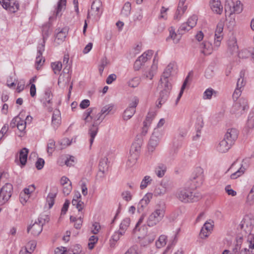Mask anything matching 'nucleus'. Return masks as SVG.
Instances as JSON below:
<instances>
[{"label":"nucleus","mask_w":254,"mask_h":254,"mask_svg":"<svg viewBox=\"0 0 254 254\" xmlns=\"http://www.w3.org/2000/svg\"><path fill=\"white\" fill-rule=\"evenodd\" d=\"M228 48L231 53L236 52L238 50V46L237 44L236 39L233 37L230 39L228 42Z\"/></svg>","instance_id":"obj_32"},{"label":"nucleus","mask_w":254,"mask_h":254,"mask_svg":"<svg viewBox=\"0 0 254 254\" xmlns=\"http://www.w3.org/2000/svg\"><path fill=\"white\" fill-rule=\"evenodd\" d=\"M55 149V141L52 139H49L47 144V152L49 155H51Z\"/></svg>","instance_id":"obj_48"},{"label":"nucleus","mask_w":254,"mask_h":254,"mask_svg":"<svg viewBox=\"0 0 254 254\" xmlns=\"http://www.w3.org/2000/svg\"><path fill=\"white\" fill-rule=\"evenodd\" d=\"M190 180L194 184L196 188L200 186L204 181L203 169L201 167L196 168L192 174Z\"/></svg>","instance_id":"obj_10"},{"label":"nucleus","mask_w":254,"mask_h":254,"mask_svg":"<svg viewBox=\"0 0 254 254\" xmlns=\"http://www.w3.org/2000/svg\"><path fill=\"white\" fill-rule=\"evenodd\" d=\"M232 145L233 144L230 143V141L224 137L217 145L216 149L220 153H225L229 150Z\"/></svg>","instance_id":"obj_17"},{"label":"nucleus","mask_w":254,"mask_h":254,"mask_svg":"<svg viewBox=\"0 0 254 254\" xmlns=\"http://www.w3.org/2000/svg\"><path fill=\"white\" fill-rule=\"evenodd\" d=\"M241 237H240V240L237 241V244H236L235 248H233L232 251V254L230 253V251L228 250H225L223 254H238V252L241 249Z\"/></svg>","instance_id":"obj_42"},{"label":"nucleus","mask_w":254,"mask_h":254,"mask_svg":"<svg viewBox=\"0 0 254 254\" xmlns=\"http://www.w3.org/2000/svg\"><path fill=\"white\" fill-rule=\"evenodd\" d=\"M107 161L108 159L107 158H104L102 159V160L100 161L99 170L103 173H104V172L108 169V165L107 163Z\"/></svg>","instance_id":"obj_50"},{"label":"nucleus","mask_w":254,"mask_h":254,"mask_svg":"<svg viewBox=\"0 0 254 254\" xmlns=\"http://www.w3.org/2000/svg\"><path fill=\"white\" fill-rule=\"evenodd\" d=\"M52 95L50 89H47L45 92L44 96L42 100L43 105L47 108V110L51 112L53 110Z\"/></svg>","instance_id":"obj_13"},{"label":"nucleus","mask_w":254,"mask_h":254,"mask_svg":"<svg viewBox=\"0 0 254 254\" xmlns=\"http://www.w3.org/2000/svg\"><path fill=\"white\" fill-rule=\"evenodd\" d=\"M48 218L46 217V219L40 217L38 219V222H35L32 225L30 226L27 228V232H29L30 230H31V233L34 236L39 235L43 230V226L45 223L46 221H48Z\"/></svg>","instance_id":"obj_9"},{"label":"nucleus","mask_w":254,"mask_h":254,"mask_svg":"<svg viewBox=\"0 0 254 254\" xmlns=\"http://www.w3.org/2000/svg\"><path fill=\"white\" fill-rule=\"evenodd\" d=\"M66 0H59L58 2L57 7L56 9V15L59 16L60 12L65 9L66 6Z\"/></svg>","instance_id":"obj_40"},{"label":"nucleus","mask_w":254,"mask_h":254,"mask_svg":"<svg viewBox=\"0 0 254 254\" xmlns=\"http://www.w3.org/2000/svg\"><path fill=\"white\" fill-rule=\"evenodd\" d=\"M242 10V4L240 1L237 0L234 2L232 0H226L225 5L226 16L229 15L232 20L230 21V25L233 26L235 24V18H233L234 13H239Z\"/></svg>","instance_id":"obj_3"},{"label":"nucleus","mask_w":254,"mask_h":254,"mask_svg":"<svg viewBox=\"0 0 254 254\" xmlns=\"http://www.w3.org/2000/svg\"><path fill=\"white\" fill-rule=\"evenodd\" d=\"M130 223V219L129 218H125L121 222L120 225L119 230L125 233Z\"/></svg>","instance_id":"obj_30"},{"label":"nucleus","mask_w":254,"mask_h":254,"mask_svg":"<svg viewBox=\"0 0 254 254\" xmlns=\"http://www.w3.org/2000/svg\"><path fill=\"white\" fill-rule=\"evenodd\" d=\"M247 126L250 128L254 127V111L251 112L249 115Z\"/></svg>","instance_id":"obj_53"},{"label":"nucleus","mask_w":254,"mask_h":254,"mask_svg":"<svg viewBox=\"0 0 254 254\" xmlns=\"http://www.w3.org/2000/svg\"><path fill=\"white\" fill-rule=\"evenodd\" d=\"M142 144V139L141 138H138L132 144L130 149V154L131 155H133V157L134 159H136L137 156L138 155L141 146Z\"/></svg>","instance_id":"obj_14"},{"label":"nucleus","mask_w":254,"mask_h":254,"mask_svg":"<svg viewBox=\"0 0 254 254\" xmlns=\"http://www.w3.org/2000/svg\"><path fill=\"white\" fill-rule=\"evenodd\" d=\"M63 187V193L65 195H68L72 190L71 183L69 182L68 185Z\"/></svg>","instance_id":"obj_60"},{"label":"nucleus","mask_w":254,"mask_h":254,"mask_svg":"<svg viewBox=\"0 0 254 254\" xmlns=\"http://www.w3.org/2000/svg\"><path fill=\"white\" fill-rule=\"evenodd\" d=\"M140 80L139 78L135 77L130 79L127 82V85L129 87L131 88H135L138 86L140 83Z\"/></svg>","instance_id":"obj_47"},{"label":"nucleus","mask_w":254,"mask_h":254,"mask_svg":"<svg viewBox=\"0 0 254 254\" xmlns=\"http://www.w3.org/2000/svg\"><path fill=\"white\" fill-rule=\"evenodd\" d=\"M170 92L169 91L164 90L161 91L159 98L158 99L159 105L161 106L162 103H164L166 101L169 96Z\"/></svg>","instance_id":"obj_38"},{"label":"nucleus","mask_w":254,"mask_h":254,"mask_svg":"<svg viewBox=\"0 0 254 254\" xmlns=\"http://www.w3.org/2000/svg\"><path fill=\"white\" fill-rule=\"evenodd\" d=\"M176 196L184 203L195 201L199 199L198 196H195L190 189L186 188L179 189L176 192Z\"/></svg>","instance_id":"obj_4"},{"label":"nucleus","mask_w":254,"mask_h":254,"mask_svg":"<svg viewBox=\"0 0 254 254\" xmlns=\"http://www.w3.org/2000/svg\"><path fill=\"white\" fill-rule=\"evenodd\" d=\"M102 5L100 0L94 1L92 3L90 10L88 11L87 18H89L92 16L95 20L99 19L103 12Z\"/></svg>","instance_id":"obj_8"},{"label":"nucleus","mask_w":254,"mask_h":254,"mask_svg":"<svg viewBox=\"0 0 254 254\" xmlns=\"http://www.w3.org/2000/svg\"><path fill=\"white\" fill-rule=\"evenodd\" d=\"M201 52L204 55H208L212 52L211 44L208 42H204L200 45Z\"/></svg>","instance_id":"obj_26"},{"label":"nucleus","mask_w":254,"mask_h":254,"mask_svg":"<svg viewBox=\"0 0 254 254\" xmlns=\"http://www.w3.org/2000/svg\"><path fill=\"white\" fill-rule=\"evenodd\" d=\"M155 235L153 234L150 237L149 236H146L144 238V239L142 240V244L144 245H147L148 244H150L152 243L155 239Z\"/></svg>","instance_id":"obj_59"},{"label":"nucleus","mask_w":254,"mask_h":254,"mask_svg":"<svg viewBox=\"0 0 254 254\" xmlns=\"http://www.w3.org/2000/svg\"><path fill=\"white\" fill-rule=\"evenodd\" d=\"M164 134V130L162 128H155L153 132L151 134V136L154 138L158 139L160 140Z\"/></svg>","instance_id":"obj_41"},{"label":"nucleus","mask_w":254,"mask_h":254,"mask_svg":"<svg viewBox=\"0 0 254 254\" xmlns=\"http://www.w3.org/2000/svg\"><path fill=\"white\" fill-rule=\"evenodd\" d=\"M94 108H89L83 114L84 117V120L86 122H89V118L93 119L94 122L92 126L90 127L89 129L88 134L90 136L89 142L90 147H91L94 139L97 135L98 131V126L103 121L105 118V116H103L101 112L98 113L95 116H91V114L92 113Z\"/></svg>","instance_id":"obj_1"},{"label":"nucleus","mask_w":254,"mask_h":254,"mask_svg":"<svg viewBox=\"0 0 254 254\" xmlns=\"http://www.w3.org/2000/svg\"><path fill=\"white\" fill-rule=\"evenodd\" d=\"M13 191V186L10 183H5L0 189V205L5 204L10 198Z\"/></svg>","instance_id":"obj_7"},{"label":"nucleus","mask_w":254,"mask_h":254,"mask_svg":"<svg viewBox=\"0 0 254 254\" xmlns=\"http://www.w3.org/2000/svg\"><path fill=\"white\" fill-rule=\"evenodd\" d=\"M66 36V32L64 29L61 30L56 35V39L60 41H63L64 40Z\"/></svg>","instance_id":"obj_58"},{"label":"nucleus","mask_w":254,"mask_h":254,"mask_svg":"<svg viewBox=\"0 0 254 254\" xmlns=\"http://www.w3.org/2000/svg\"><path fill=\"white\" fill-rule=\"evenodd\" d=\"M210 5L213 11L217 14H221L223 10V6L220 0H210Z\"/></svg>","instance_id":"obj_21"},{"label":"nucleus","mask_w":254,"mask_h":254,"mask_svg":"<svg viewBox=\"0 0 254 254\" xmlns=\"http://www.w3.org/2000/svg\"><path fill=\"white\" fill-rule=\"evenodd\" d=\"M215 91L212 88L207 89L203 93V98L204 99H210L213 93Z\"/></svg>","instance_id":"obj_56"},{"label":"nucleus","mask_w":254,"mask_h":254,"mask_svg":"<svg viewBox=\"0 0 254 254\" xmlns=\"http://www.w3.org/2000/svg\"><path fill=\"white\" fill-rule=\"evenodd\" d=\"M238 136V131L236 128H229L224 135V138L230 143L234 144V142L237 139Z\"/></svg>","instance_id":"obj_15"},{"label":"nucleus","mask_w":254,"mask_h":254,"mask_svg":"<svg viewBox=\"0 0 254 254\" xmlns=\"http://www.w3.org/2000/svg\"><path fill=\"white\" fill-rule=\"evenodd\" d=\"M2 7L10 12L14 13L19 9V3L15 0H7Z\"/></svg>","instance_id":"obj_18"},{"label":"nucleus","mask_w":254,"mask_h":254,"mask_svg":"<svg viewBox=\"0 0 254 254\" xmlns=\"http://www.w3.org/2000/svg\"><path fill=\"white\" fill-rule=\"evenodd\" d=\"M61 124V112L56 109L54 111L52 118V125L55 129H57Z\"/></svg>","instance_id":"obj_19"},{"label":"nucleus","mask_w":254,"mask_h":254,"mask_svg":"<svg viewBox=\"0 0 254 254\" xmlns=\"http://www.w3.org/2000/svg\"><path fill=\"white\" fill-rule=\"evenodd\" d=\"M71 65L70 64H67L65 66V67H64L63 70V72H62V74H67V77H66V80L65 81V84H67L69 80H70V75H71Z\"/></svg>","instance_id":"obj_46"},{"label":"nucleus","mask_w":254,"mask_h":254,"mask_svg":"<svg viewBox=\"0 0 254 254\" xmlns=\"http://www.w3.org/2000/svg\"><path fill=\"white\" fill-rule=\"evenodd\" d=\"M245 72L244 70H241L240 73V77L237 80V87L243 89L246 85V80L245 79Z\"/></svg>","instance_id":"obj_31"},{"label":"nucleus","mask_w":254,"mask_h":254,"mask_svg":"<svg viewBox=\"0 0 254 254\" xmlns=\"http://www.w3.org/2000/svg\"><path fill=\"white\" fill-rule=\"evenodd\" d=\"M166 166L164 164H159L155 169V174L159 178L162 177L166 171Z\"/></svg>","instance_id":"obj_34"},{"label":"nucleus","mask_w":254,"mask_h":254,"mask_svg":"<svg viewBox=\"0 0 254 254\" xmlns=\"http://www.w3.org/2000/svg\"><path fill=\"white\" fill-rule=\"evenodd\" d=\"M29 150L26 148H23L19 151V161L22 166L25 165Z\"/></svg>","instance_id":"obj_25"},{"label":"nucleus","mask_w":254,"mask_h":254,"mask_svg":"<svg viewBox=\"0 0 254 254\" xmlns=\"http://www.w3.org/2000/svg\"><path fill=\"white\" fill-rule=\"evenodd\" d=\"M26 122H24L23 120L20 119L19 122H17L16 127L20 131H23L26 128Z\"/></svg>","instance_id":"obj_63"},{"label":"nucleus","mask_w":254,"mask_h":254,"mask_svg":"<svg viewBox=\"0 0 254 254\" xmlns=\"http://www.w3.org/2000/svg\"><path fill=\"white\" fill-rule=\"evenodd\" d=\"M136 110L133 109V108H129L127 107L126 109L124 111L123 118L125 121H127L130 119L135 113Z\"/></svg>","instance_id":"obj_29"},{"label":"nucleus","mask_w":254,"mask_h":254,"mask_svg":"<svg viewBox=\"0 0 254 254\" xmlns=\"http://www.w3.org/2000/svg\"><path fill=\"white\" fill-rule=\"evenodd\" d=\"M245 171V168L241 166V167L236 172L231 174L230 178L231 179H236L242 176Z\"/></svg>","instance_id":"obj_51"},{"label":"nucleus","mask_w":254,"mask_h":254,"mask_svg":"<svg viewBox=\"0 0 254 254\" xmlns=\"http://www.w3.org/2000/svg\"><path fill=\"white\" fill-rule=\"evenodd\" d=\"M167 243V236L164 235H161L156 242V246L158 249L164 247Z\"/></svg>","instance_id":"obj_36"},{"label":"nucleus","mask_w":254,"mask_h":254,"mask_svg":"<svg viewBox=\"0 0 254 254\" xmlns=\"http://www.w3.org/2000/svg\"><path fill=\"white\" fill-rule=\"evenodd\" d=\"M156 115V113L154 111H149L146 117L145 121L143 122V124H146L150 126L152 121Z\"/></svg>","instance_id":"obj_45"},{"label":"nucleus","mask_w":254,"mask_h":254,"mask_svg":"<svg viewBox=\"0 0 254 254\" xmlns=\"http://www.w3.org/2000/svg\"><path fill=\"white\" fill-rule=\"evenodd\" d=\"M224 23L223 22H219L216 27L215 32L214 46L218 47L220 45L221 41L223 39V31Z\"/></svg>","instance_id":"obj_12"},{"label":"nucleus","mask_w":254,"mask_h":254,"mask_svg":"<svg viewBox=\"0 0 254 254\" xmlns=\"http://www.w3.org/2000/svg\"><path fill=\"white\" fill-rule=\"evenodd\" d=\"M153 54V51L148 50L139 57L134 64V69L135 70H138L143 64L151 58Z\"/></svg>","instance_id":"obj_11"},{"label":"nucleus","mask_w":254,"mask_h":254,"mask_svg":"<svg viewBox=\"0 0 254 254\" xmlns=\"http://www.w3.org/2000/svg\"><path fill=\"white\" fill-rule=\"evenodd\" d=\"M189 26L190 25L187 22L184 23L180 26L177 32H180L183 35L185 32L192 29L191 28H189Z\"/></svg>","instance_id":"obj_55"},{"label":"nucleus","mask_w":254,"mask_h":254,"mask_svg":"<svg viewBox=\"0 0 254 254\" xmlns=\"http://www.w3.org/2000/svg\"><path fill=\"white\" fill-rule=\"evenodd\" d=\"M139 103V98L136 96H132L129 98L127 107L136 110V107Z\"/></svg>","instance_id":"obj_39"},{"label":"nucleus","mask_w":254,"mask_h":254,"mask_svg":"<svg viewBox=\"0 0 254 254\" xmlns=\"http://www.w3.org/2000/svg\"><path fill=\"white\" fill-rule=\"evenodd\" d=\"M98 240V237L95 236H92L89 238L88 248L90 250L93 249L94 245L97 242Z\"/></svg>","instance_id":"obj_57"},{"label":"nucleus","mask_w":254,"mask_h":254,"mask_svg":"<svg viewBox=\"0 0 254 254\" xmlns=\"http://www.w3.org/2000/svg\"><path fill=\"white\" fill-rule=\"evenodd\" d=\"M213 221H211V220L206 221L204 223V224L203 225V226L202 228L205 229L207 231L210 232L212 230V228H213Z\"/></svg>","instance_id":"obj_61"},{"label":"nucleus","mask_w":254,"mask_h":254,"mask_svg":"<svg viewBox=\"0 0 254 254\" xmlns=\"http://www.w3.org/2000/svg\"><path fill=\"white\" fill-rule=\"evenodd\" d=\"M165 211L163 208H157L151 213L148 217L147 225L149 227H153L159 223L163 218Z\"/></svg>","instance_id":"obj_6"},{"label":"nucleus","mask_w":254,"mask_h":254,"mask_svg":"<svg viewBox=\"0 0 254 254\" xmlns=\"http://www.w3.org/2000/svg\"><path fill=\"white\" fill-rule=\"evenodd\" d=\"M238 56L240 58L242 59L247 58L250 56L252 57V52L247 49H244L239 52Z\"/></svg>","instance_id":"obj_54"},{"label":"nucleus","mask_w":254,"mask_h":254,"mask_svg":"<svg viewBox=\"0 0 254 254\" xmlns=\"http://www.w3.org/2000/svg\"><path fill=\"white\" fill-rule=\"evenodd\" d=\"M125 254H139L137 246L135 245L130 247Z\"/></svg>","instance_id":"obj_64"},{"label":"nucleus","mask_w":254,"mask_h":254,"mask_svg":"<svg viewBox=\"0 0 254 254\" xmlns=\"http://www.w3.org/2000/svg\"><path fill=\"white\" fill-rule=\"evenodd\" d=\"M169 36L167 39L171 38L173 40V42L175 44H177L179 42L182 37V34L180 32L177 33L175 32V29L173 27H171L169 29Z\"/></svg>","instance_id":"obj_22"},{"label":"nucleus","mask_w":254,"mask_h":254,"mask_svg":"<svg viewBox=\"0 0 254 254\" xmlns=\"http://www.w3.org/2000/svg\"><path fill=\"white\" fill-rule=\"evenodd\" d=\"M57 195L56 192H50L48 194L47 197V202L48 203L49 208H52L55 202V198Z\"/></svg>","instance_id":"obj_43"},{"label":"nucleus","mask_w":254,"mask_h":254,"mask_svg":"<svg viewBox=\"0 0 254 254\" xmlns=\"http://www.w3.org/2000/svg\"><path fill=\"white\" fill-rule=\"evenodd\" d=\"M152 181L151 177L149 176H145L141 182L140 188L141 190L144 189L148 185L150 184Z\"/></svg>","instance_id":"obj_49"},{"label":"nucleus","mask_w":254,"mask_h":254,"mask_svg":"<svg viewBox=\"0 0 254 254\" xmlns=\"http://www.w3.org/2000/svg\"><path fill=\"white\" fill-rule=\"evenodd\" d=\"M125 234L120 231L119 230L116 231L112 236V240L115 242H117L120 238V237L123 236Z\"/></svg>","instance_id":"obj_62"},{"label":"nucleus","mask_w":254,"mask_h":254,"mask_svg":"<svg viewBox=\"0 0 254 254\" xmlns=\"http://www.w3.org/2000/svg\"><path fill=\"white\" fill-rule=\"evenodd\" d=\"M176 68V64L175 62H171L168 64L166 68L165 69L162 77L165 78H169L174 72Z\"/></svg>","instance_id":"obj_23"},{"label":"nucleus","mask_w":254,"mask_h":254,"mask_svg":"<svg viewBox=\"0 0 254 254\" xmlns=\"http://www.w3.org/2000/svg\"><path fill=\"white\" fill-rule=\"evenodd\" d=\"M49 25L46 24L44 25L42 28V35H43V42L39 44L37 47V54L36 58V68L39 69L40 67L42 65L41 63L43 60L42 54L45 50V43L46 40L48 38L49 35L51 34Z\"/></svg>","instance_id":"obj_2"},{"label":"nucleus","mask_w":254,"mask_h":254,"mask_svg":"<svg viewBox=\"0 0 254 254\" xmlns=\"http://www.w3.org/2000/svg\"><path fill=\"white\" fill-rule=\"evenodd\" d=\"M248 108L247 100L244 98H241L233 104L231 109V113L236 117H239L244 114Z\"/></svg>","instance_id":"obj_5"},{"label":"nucleus","mask_w":254,"mask_h":254,"mask_svg":"<svg viewBox=\"0 0 254 254\" xmlns=\"http://www.w3.org/2000/svg\"><path fill=\"white\" fill-rule=\"evenodd\" d=\"M197 17L195 15H193L188 19L187 23L190 25L189 28H192L194 27L197 23Z\"/></svg>","instance_id":"obj_52"},{"label":"nucleus","mask_w":254,"mask_h":254,"mask_svg":"<svg viewBox=\"0 0 254 254\" xmlns=\"http://www.w3.org/2000/svg\"><path fill=\"white\" fill-rule=\"evenodd\" d=\"M51 67L55 74H59L62 68V64L59 61L52 63Z\"/></svg>","instance_id":"obj_37"},{"label":"nucleus","mask_w":254,"mask_h":254,"mask_svg":"<svg viewBox=\"0 0 254 254\" xmlns=\"http://www.w3.org/2000/svg\"><path fill=\"white\" fill-rule=\"evenodd\" d=\"M160 85L163 90L170 91L172 89V85L169 82V78L161 77Z\"/></svg>","instance_id":"obj_27"},{"label":"nucleus","mask_w":254,"mask_h":254,"mask_svg":"<svg viewBox=\"0 0 254 254\" xmlns=\"http://www.w3.org/2000/svg\"><path fill=\"white\" fill-rule=\"evenodd\" d=\"M131 9V3L129 2H126L121 10V14L125 17H128L130 13Z\"/></svg>","instance_id":"obj_33"},{"label":"nucleus","mask_w":254,"mask_h":254,"mask_svg":"<svg viewBox=\"0 0 254 254\" xmlns=\"http://www.w3.org/2000/svg\"><path fill=\"white\" fill-rule=\"evenodd\" d=\"M187 7H180L178 6L176 12L174 15V18L175 20H179L187 10Z\"/></svg>","instance_id":"obj_35"},{"label":"nucleus","mask_w":254,"mask_h":254,"mask_svg":"<svg viewBox=\"0 0 254 254\" xmlns=\"http://www.w3.org/2000/svg\"><path fill=\"white\" fill-rule=\"evenodd\" d=\"M152 197V195L150 193H147L144 196L138 204L137 209L138 211L140 212L143 210L144 208L149 203Z\"/></svg>","instance_id":"obj_20"},{"label":"nucleus","mask_w":254,"mask_h":254,"mask_svg":"<svg viewBox=\"0 0 254 254\" xmlns=\"http://www.w3.org/2000/svg\"><path fill=\"white\" fill-rule=\"evenodd\" d=\"M240 226L241 229L245 231L246 234L249 235V239H252L254 238V236L251 234V231L253 227L250 221H247L246 219H245L242 221Z\"/></svg>","instance_id":"obj_16"},{"label":"nucleus","mask_w":254,"mask_h":254,"mask_svg":"<svg viewBox=\"0 0 254 254\" xmlns=\"http://www.w3.org/2000/svg\"><path fill=\"white\" fill-rule=\"evenodd\" d=\"M160 140L158 139L154 138L151 136L148 144V149L149 152H152L156 149L159 144Z\"/></svg>","instance_id":"obj_28"},{"label":"nucleus","mask_w":254,"mask_h":254,"mask_svg":"<svg viewBox=\"0 0 254 254\" xmlns=\"http://www.w3.org/2000/svg\"><path fill=\"white\" fill-rule=\"evenodd\" d=\"M113 108L114 105L112 104L107 105L101 109L100 112L105 117L107 115L111 113Z\"/></svg>","instance_id":"obj_44"},{"label":"nucleus","mask_w":254,"mask_h":254,"mask_svg":"<svg viewBox=\"0 0 254 254\" xmlns=\"http://www.w3.org/2000/svg\"><path fill=\"white\" fill-rule=\"evenodd\" d=\"M157 61H156L155 59H154L153 60V64L151 66L150 69L148 72H146L144 74V75L146 78H149L150 79H152L153 77L156 74L157 70Z\"/></svg>","instance_id":"obj_24"}]
</instances>
